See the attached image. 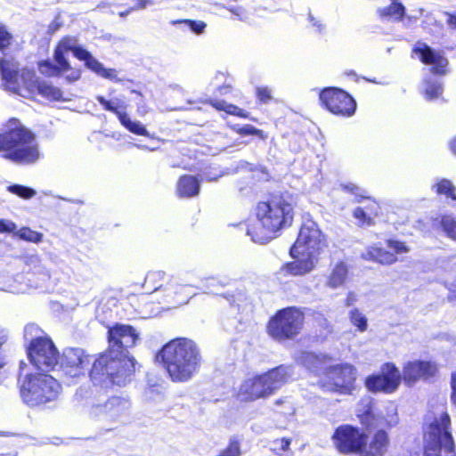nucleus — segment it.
Here are the masks:
<instances>
[{"label": "nucleus", "mask_w": 456, "mask_h": 456, "mask_svg": "<svg viewBox=\"0 0 456 456\" xmlns=\"http://www.w3.org/2000/svg\"><path fill=\"white\" fill-rule=\"evenodd\" d=\"M448 299L451 301L456 300V285H451L449 288Z\"/></svg>", "instance_id": "nucleus-60"}, {"label": "nucleus", "mask_w": 456, "mask_h": 456, "mask_svg": "<svg viewBox=\"0 0 456 456\" xmlns=\"http://www.w3.org/2000/svg\"><path fill=\"white\" fill-rule=\"evenodd\" d=\"M387 245L389 248L393 249L397 254L409 251V248L406 247L404 243L397 240H388Z\"/></svg>", "instance_id": "nucleus-51"}, {"label": "nucleus", "mask_w": 456, "mask_h": 456, "mask_svg": "<svg viewBox=\"0 0 456 456\" xmlns=\"http://www.w3.org/2000/svg\"><path fill=\"white\" fill-rule=\"evenodd\" d=\"M451 151L456 156V137L450 142Z\"/></svg>", "instance_id": "nucleus-63"}, {"label": "nucleus", "mask_w": 456, "mask_h": 456, "mask_svg": "<svg viewBox=\"0 0 456 456\" xmlns=\"http://www.w3.org/2000/svg\"><path fill=\"white\" fill-rule=\"evenodd\" d=\"M80 50L86 51L83 47L77 45V40L76 37H65L59 42L54 50V61L56 63L61 64L62 68L69 67V63L65 57V54L69 51H72L75 57L80 60V57L77 55V53Z\"/></svg>", "instance_id": "nucleus-23"}, {"label": "nucleus", "mask_w": 456, "mask_h": 456, "mask_svg": "<svg viewBox=\"0 0 456 456\" xmlns=\"http://www.w3.org/2000/svg\"><path fill=\"white\" fill-rule=\"evenodd\" d=\"M62 372L70 378L84 376L91 362L90 355L81 348L69 347L58 359Z\"/></svg>", "instance_id": "nucleus-16"}, {"label": "nucleus", "mask_w": 456, "mask_h": 456, "mask_svg": "<svg viewBox=\"0 0 456 456\" xmlns=\"http://www.w3.org/2000/svg\"><path fill=\"white\" fill-rule=\"evenodd\" d=\"M194 276L195 273L192 272L186 273L183 275V278L186 279V281H183V283H180L177 280H172L167 285L166 289L174 290L175 296L168 294L167 297H172L178 303L186 304L190 298V295L186 293V290L190 288L194 287L197 289H209L210 291H213L211 287H214L217 282L215 278H206L196 281Z\"/></svg>", "instance_id": "nucleus-18"}, {"label": "nucleus", "mask_w": 456, "mask_h": 456, "mask_svg": "<svg viewBox=\"0 0 456 456\" xmlns=\"http://www.w3.org/2000/svg\"><path fill=\"white\" fill-rule=\"evenodd\" d=\"M41 158V153L37 144L35 142L34 134L30 131V164L37 161Z\"/></svg>", "instance_id": "nucleus-47"}, {"label": "nucleus", "mask_w": 456, "mask_h": 456, "mask_svg": "<svg viewBox=\"0 0 456 456\" xmlns=\"http://www.w3.org/2000/svg\"><path fill=\"white\" fill-rule=\"evenodd\" d=\"M320 100L333 114L352 116L356 108L354 100L345 91L338 88H326L320 94Z\"/></svg>", "instance_id": "nucleus-17"}, {"label": "nucleus", "mask_w": 456, "mask_h": 456, "mask_svg": "<svg viewBox=\"0 0 456 456\" xmlns=\"http://www.w3.org/2000/svg\"><path fill=\"white\" fill-rule=\"evenodd\" d=\"M164 278H165V273L162 271L150 272L147 273V275L145 277L144 286L149 289H152L151 292L157 291L159 289H162L165 292V295H164L165 299L164 300L167 303L181 305L182 303H178V302L175 301V299H173L172 297H167L168 294H170L172 296H175V294H174V290H167L166 287L172 280H177V281H179L180 283H183V281H186V279L183 278V276L177 277V278L173 277L169 280V281L165 286H163Z\"/></svg>", "instance_id": "nucleus-22"}, {"label": "nucleus", "mask_w": 456, "mask_h": 456, "mask_svg": "<svg viewBox=\"0 0 456 456\" xmlns=\"http://www.w3.org/2000/svg\"><path fill=\"white\" fill-rule=\"evenodd\" d=\"M332 442L336 449L345 454L358 453L367 444V436L349 425L338 427L333 436Z\"/></svg>", "instance_id": "nucleus-15"}, {"label": "nucleus", "mask_w": 456, "mask_h": 456, "mask_svg": "<svg viewBox=\"0 0 456 456\" xmlns=\"http://www.w3.org/2000/svg\"><path fill=\"white\" fill-rule=\"evenodd\" d=\"M26 366V362L24 361H20L18 373V386L20 388V396L25 403L28 402L27 398L28 396V372L24 371Z\"/></svg>", "instance_id": "nucleus-33"}, {"label": "nucleus", "mask_w": 456, "mask_h": 456, "mask_svg": "<svg viewBox=\"0 0 456 456\" xmlns=\"http://www.w3.org/2000/svg\"><path fill=\"white\" fill-rule=\"evenodd\" d=\"M450 424V416L444 411L428 424L424 433V456H456Z\"/></svg>", "instance_id": "nucleus-6"}, {"label": "nucleus", "mask_w": 456, "mask_h": 456, "mask_svg": "<svg viewBox=\"0 0 456 456\" xmlns=\"http://www.w3.org/2000/svg\"><path fill=\"white\" fill-rule=\"evenodd\" d=\"M38 94L52 101L62 100V92L60 88L53 86L46 82H42L37 85Z\"/></svg>", "instance_id": "nucleus-32"}, {"label": "nucleus", "mask_w": 456, "mask_h": 456, "mask_svg": "<svg viewBox=\"0 0 456 456\" xmlns=\"http://www.w3.org/2000/svg\"><path fill=\"white\" fill-rule=\"evenodd\" d=\"M290 256L295 260L283 265L281 269L276 273V276L279 280L292 275V276H303L311 273L319 261V257H315L314 255H308L307 252L305 254H297L296 256L292 252L290 248Z\"/></svg>", "instance_id": "nucleus-20"}, {"label": "nucleus", "mask_w": 456, "mask_h": 456, "mask_svg": "<svg viewBox=\"0 0 456 456\" xmlns=\"http://www.w3.org/2000/svg\"><path fill=\"white\" fill-rule=\"evenodd\" d=\"M386 422L389 427H393L398 422L396 409L394 405H390L387 408V417L386 419Z\"/></svg>", "instance_id": "nucleus-50"}, {"label": "nucleus", "mask_w": 456, "mask_h": 456, "mask_svg": "<svg viewBox=\"0 0 456 456\" xmlns=\"http://www.w3.org/2000/svg\"><path fill=\"white\" fill-rule=\"evenodd\" d=\"M57 28H58V26L54 23L51 24L49 27V29L52 30L53 32L57 30Z\"/></svg>", "instance_id": "nucleus-64"}, {"label": "nucleus", "mask_w": 456, "mask_h": 456, "mask_svg": "<svg viewBox=\"0 0 456 456\" xmlns=\"http://www.w3.org/2000/svg\"><path fill=\"white\" fill-rule=\"evenodd\" d=\"M38 69L41 74L47 77H56L69 69V67L62 68L61 64L54 65L50 61L39 62Z\"/></svg>", "instance_id": "nucleus-37"}, {"label": "nucleus", "mask_w": 456, "mask_h": 456, "mask_svg": "<svg viewBox=\"0 0 456 456\" xmlns=\"http://www.w3.org/2000/svg\"><path fill=\"white\" fill-rule=\"evenodd\" d=\"M304 314L296 307L280 310L268 324L269 335L277 340L292 338L299 334L303 323Z\"/></svg>", "instance_id": "nucleus-9"}, {"label": "nucleus", "mask_w": 456, "mask_h": 456, "mask_svg": "<svg viewBox=\"0 0 456 456\" xmlns=\"http://www.w3.org/2000/svg\"><path fill=\"white\" fill-rule=\"evenodd\" d=\"M379 14L383 18H388L393 20H399L404 14V7L402 4L394 2L388 7L380 9Z\"/></svg>", "instance_id": "nucleus-34"}, {"label": "nucleus", "mask_w": 456, "mask_h": 456, "mask_svg": "<svg viewBox=\"0 0 456 456\" xmlns=\"http://www.w3.org/2000/svg\"><path fill=\"white\" fill-rule=\"evenodd\" d=\"M58 351L52 339L36 324H30V366L49 372L58 364Z\"/></svg>", "instance_id": "nucleus-8"}, {"label": "nucleus", "mask_w": 456, "mask_h": 456, "mask_svg": "<svg viewBox=\"0 0 456 456\" xmlns=\"http://www.w3.org/2000/svg\"><path fill=\"white\" fill-rule=\"evenodd\" d=\"M330 358L313 353H304L300 362L308 370L322 376L321 387L329 392L351 395L355 389L357 370L350 363L328 365Z\"/></svg>", "instance_id": "nucleus-4"}, {"label": "nucleus", "mask_w": 456, "mask_h": 456, "mask_svg": "<svg viewBox=\"0 0 456 456\" xmlns=\"http://www.w3.org/2000/svg\"><path fill=\"white\" fill-rule=\"evenodd\" d=\"M65 72H69L65 77L69 82H75V81L78 80L81 77L80 70L71 69L70 66H69V69L66 70Z\"/></svg>", "instance_id": "nucleus-55"}, {"label": "nucleus", "mask_w": 456, "mask_h": 456, "mask_svg": "<svg viewBox=\"0 0 456 456\" xmlns=\"http://www.w3.org/2000/svg\"><path fill=\"white\" fill-rule=\"evenodd\" d=\"M438 370L437 365L430 361H410L403 367L402 380L408 387L414 386L420 380L434 377Z\"/></svg>", "instance_id": "nucleus-19"}, {"label": "nucleus", "mask_w": 456, "mask_h": 456, "mask_svg": "<svg viewBox=\"0 0 456 456\" xmlns=\"http://www.w3.org/2000/svg\"><path fill=\"white\" fill-rule=\"evenodd\" d=\"M118 120L131 133L138 135L150 136L146 127L140 121L132 120L126 112L119 115Z\"/></svg>", "instance_id": "nucleus-31"}, {"label": "nucleus", "mask_w": 456, "mask_h": 456, "mask_svg": "<svg viewBox=\"0 0 456 456\" xmlns=\"http://www.w3.org/2000/svg\"><path fill=\"white\" fill-rule=\"evenodd\" d=\"M234 130L240 134L249 135V134H257L260 131L252 126L251 125H246L242 127H234Z\"/></svg>", "instance_id": "nucleus-53"}, {"label": "nucleus", "mask_w": 456, "mask_h": 456, "mask_svg": "<svg viewBox=\"0 0 456 456\" xmlns=\"http://www.w3.org/2000/svg\"><path fill=\"white\" fill-rule=\"evenodd\" d=\"M43 234L37 232H33L30 230V242H40L42 240Z\"/></svg>", "instance_id": "nucleus-59"}, {"label": "nucleus", "mask_w": 456, "mask_h": 456, "mask_svg": "<svg viewBox=\"0 0 456 456\" xmlns=\"http://www.w3.org/2000/svg\"><path fill=\"white\" fill-rule=\"evenodd\" d=\"M12 43V34L8 31L4 25L0 23V51L4 52L7 48H9Z\"/></svg>", "instance_id": "nucleus-45"}, {"label": "nucleus", "mask_w": 456, "mask_h": 456, "mask_svg": "<svg viewBox=\"0 0 456 456\" xmlns=\"http://www.w3.org/2000/svg\"><path fill=\"white\" fill-rule=\"evenodd\" d=\"M18 235L20 238L28 240V228H22L19 232Z\"/></svg>", "instance_id": "nucleus-61"}, {"label": "nucleus", "mask_w": 456, "mask_h": 456, "mask_svg": "<svg viewBox=\"0 0 456 456\" xmlns=\"http://www.w3.org/2000/svg\"><path fill=\"white\" fill-rule=\"evenodd\" d=\"M156 360L163 364L171 380L179 383L191 380L202 363L200 347L187 338H174L165 344L157 353Z\"/></svg>", "instance_id": "nucleus-2"}, {"label": "nucleus", "mask_w": 456, "mask_h": 456, "mask_svg": "<svg viewBox=\"0 0 456 456\" xmlns=\"http://www.w3.org/2000/svg\"><path fill=\"white\" fill-rule=\"evenodd\" d=\"M200 181L193 175H183L177 183L176 191L179 197L191 198L200 192Z\"/></svg>", "instance_id": "nucleus-27"}, {"label": "nucleus", "mask_w": 456, "mask_h": 456, "mask_svg": "<svg viewBox=\"0 0 456 456\" xmlns=\"http://www.w3.org/2000/svg\"><path fill=\"white\" fill-rule=\"evenodd\" d=\"M357 301V295L354 292H349L346 296L345 305L346 306H351L354 305Z\"/></svg>", "instance_id": "nucleus-57"}, {"label": "nucleus", "mask_w": 456, "mask_h": 456, "mask_svg": "<svg viewBox=\"0 0 456 456\" xmlns=\"http://www.w3.org/2000/svg\"><path fill=\"white\" fill-rule=\"evenodd\" d=\"M131 403L128 399L113 396L104 403L94 404L90 409V416L99 420L112 422L126 421L130 416Z\"/></svg>", "instance_id": "nucleus-13"}, {"label": "nucleus", "mask_w": 456, "mask_h": 456, "mask_svg": "<svg viewBox=\"0 0 456 456\" xmlns=\"http://www.w3.org/2000/svg\"><path fill=\"white\" fill-rule=\"evenodd\" d=\"M441 224L447 235L456 240V219L452 216H445L442 218Z\"/></svg>", "instance_id": "nucleus-42"}, {"label": "nucleus", "mask_w": 456, "mask_h": 456, "mask_svg": "<svg viewBox=\"0 0 456 456\" xmlns=\"http://www.w3.org/2000/svg\"><path fill=\"white\" fill-rule=\"evenodd\" d=\"M0 77L4 89L10 94L21 97L28 94V69L14 60L0 59Z\"/></svg>", "instance_id": "nucleus-10"}, {"label": "nucleus", "mask_w": 456, "mask_h": 456, "mask_svg": "<svg viewBox=\"0 0 456 456\" xmlns=\"http://www.w3.org/2000/svg\"><path fill=\"white\" fill-rule=\"evenodd\" d=\"M402 382V376L399 369L391 362L383 364L380 373L370 375L365 379L366 388L373 393H395Z\"/></svg>", "instance_id": "nucleus-14"}, {"label": "nucleus", "mask_w": 456, "mask_h": 456, "mask_svg": "<svg viewBox=\"0 0 456 456\" xmlns=\"http://www.w3.org/2000/svg\"><path fill=\"white\" fill-rule=\"evenodd\" d=\"M293 220V208L284 196H273L259 202L256 208V220L248 227L247 233L254 242L265 244Z\"/></svg>", "instance_id": "nucleus-3"}, {"label": "nucleus", "mask_w": 456, "mask_h": 456, "mask_svg": "<svg viewBox=\"0 0 456 456\" xmlns=\"http://www.w3.org/2000/svg\"><path fill=\"white\" fill-rule=\"evenodd\" d=\"M256 95L261 102L266 103L272 99V90L266 86L257 87Z\"/></svg>", "instance_id": "nucleus-48"}, {"label": "nucleus", "mask_w": 456, "mask_h": 456, "mask_svg": "<svg viewBox=\"0 0 456 456\" xmlns=\"http://www.w3.org/2000/svg\"><path fill=\"white\" fill-rule=\"evenodd\" d=\"M108 340L110 349L94 361L90 379L102 387L125 386L132 380L136 362L123 350L135 346L139 333L130 325L118 323L109 329Z\"/></svg>", "instance_id": "nucleus-1"}, {"label": "nucleus", "mask_w": 456, "mask_h": 456, "mask_svg": "<svg viewBox=\"0 0 456 456\" xmlns=\"http://www.w3.org/2000/svg\"><path fill=\"white\" fill-rule=\"evenodd\" d=\"M96 99L106 110L115 113L118 118L120 114L125 113L124 111L120 110V109H125V107L119 104V101L118 99L113 101H107L103 96L100 95L97 96Z\"/></svg>", "instance_id": "nucleus-41"}, {"label": "nucleus", "mask_w": 456, "mask_h": 456, "mask_svg": "<svg viewBox=\"0 0 456 456\" xmlns=\"http://www.w3.org/2000/svg\"><path fill=\"white\" fill-rule=\"evenodd\" d=\"M9 341L8 330L4 328L0 327V370L7 364L6 355L3 353L4 347Z\"/></svg>", "instance_id": "nucleus-43"}, {"label": "nucleus", "mask_w": 456, "mask_h": 456, "mask_svg": "<svg viewBox=\"0 0 456 456\" xmlns=\"http://www.w3.org/2000/svg\"><path fill=\"white\" fill-rule=\"evenodd\" d=\"M354 216L359 221L360 224H370V218L367 217L365 212L361 208H356L354 210Z\"/></svg>", "instance_id": "nucleus-52"}, {"label": "nucleus", "mask_w": 456, "mask_h": 456, "mask_svg": "<svg viewBox=\"0 0 456 456\" xmlns=\"http://www.w3.org/2000/svg\"><path fill=\"white\" fill-rule=\"evenodd\" d=\"M389 438L384 430H379L370 442L361 449L360 456H384L387 451Z\"/></svg>", "instance_id": "nucleus-24"}, {"label": "nucleus", "mask_w": 456, "mask_h": 456, "mask_svg": "<svg viewBox=\"0 0 456 456\" xmlns=\"http://www.w3.org/2000/svg\"><path fill=\"white\" fill-rule=\"evenodd\" d=\"M0 151L14 162L28 159V130L15 118H10L3 133H0Z\"/></svg>", "instance_id": "nucleus-7"}, {"label": "nucleus", "mask_w": 456, "mask_h": 456, "mask_svg": "<svg viewBox=\"0 0 456 456\" xmlns=\"http://www.w3.org/2000/svg\"><path fill=\"white\" fill-rule=\"evenodd\" d=\"M308 20L316 32L322 34L325 31V24L321 20L314 17L313 14H308Z\"/></svg>", "instance_id": "nucleus-49"}, {"label": "nucleus", "mask_w": 456, "mask_h": 456, "mask_svg": "<svg viewBox=\"0 0 456 456\" xmlns=\"http://www.w3.org/2000/svg\"><path fill=\"white\" fill-rule=\"evenodd\" d=\"M151 4H153V1L152 0H139L138 4H137V6L134 7V8H132L131 10L144 9L148 5H151Z\"/></svg>", "instance_id": "nucleus-58"}, {"label": "nucleus", "mask_w": 456, "mask_h": 456, "mask_svg": "<svg viewBox=\"0 0 456 456\" xmlns=\"http://www.w3.org/2000/svg\"><path fill=\"white\" fill-rule=\"evenodd\" d=\"M172 23L174 25L183 24L196 35H201L202 33H204L205 28L207 27V24L202 20H174Z\"/></svg>", "instance_id": "nucleus-40"}, {"label": "nucleus", "mask_w": 456, "mask_h": 456, "mask_svg": "<svg viewBox=\"0 0 456 456\" xmlns=\"http://www.w3.org/2000/svg\"><path fill=\"white\" fill-rule=\"evenodd\" d=\"M447 22L450 26L456 28V15H449Z\"/></svg>", "instance_id": "nucleus-62"}, {"label": "nucleus", "mask_w": 456, "mask_h": 456, "mask_svg": "<svg viewBox=\"0 0 456 456\" xmlns=\"http://www.w3.org/2000/svg\"><path fill=\"white\" fill-rule=\"evenodd\" d=\"M451 388H452L451 401H452V404L456 406V370L452 372V375H451Z\"/></svg>", "instance_id": "nucleus-56"}, {"label": "nucleus", "mask_w": 456, "mask_h": 456, "mask_svg": "<svg viewBox=\"0 0 456 456\" xmlns=\"http://www.w3.org/2000/svg\"><path fill=\"white\" fill-rule=\"evenodd\" d=\"M347 275V265L344 262H338L330 270L325 284L331 289H337L346 283Z\"/></svg>", "instance_id": "nucleus-26"}, {"label": "nucleus", "mask_w": 456, "mask_h": 456, "mask_svg": "<svg viewBox=\"0 0 456 456\" xmlns=\"http://www.w3.org/2000/svg\"><path fill=\"white\" fill-rule=\"evenodd\" d=\"M431 189L437 194L444 195L446 198L452 199L456 202V188L450 180L445 178L439 179L432 185Z\"/></svg>", "instance_id": "nucleus-30"}, {"label": "nucleus", "mask_w": 456, "mask_h": 456, "mask_svg": "<svg viewBox=\"0 0 456 456\" xmlns=\"http://www.w3.org/2000/svg\"><path fill=\"white\" fill-rule=\"evenodd\" d=\"M367 260H373L382 265H392L396 262L397 257L391 252L379 247H370L363 254Z\"/></svg>", "instance_id": "nucleus-28"}, {"label": "nucleus", "mask_w": 456, "mask_h": 456, "mask_svg": "<svg viewBox=\"0 0 456 456\" xmlns=\"http://www.w3.org/2000/svg\"><path fill=\"white\" fill-rule=\"evenodd\" d=\"M213 106L216 110H224L226 113L231 114V115H235V116H239V117H242V118L248 117V114L244 110H242L233 104L227 103L224 101H216L213 103Z\"/></svg>", "instance_id": "nucleus-38"}, {"label": "nucleus", "mask_w": 456, "mask_h": 456, "mask_svg": "<svg viewBox=\"0 0 456 456\" xmlns=\"http://www.w3.org/2000/svg\"><path fill=\"white\" fill-rule=\"evenodd\" d=\"M16 228L14 223L0 219V232H14Z\"/></svg>", "instance_id": "nucleus-54"}, {"label": "nucleus", "mask_w": 456, "mask_h": 456, "mask_svg": "<svg viewBox=\"0 0 456 456\" xmlns=\"http://www.w3.org/2000/svg\"><path fill=\"white\" fill-rule=\"evenodd\" d=\"M77 55L80 57V61H84L85 65L97 75L111 81L118 79L117 71L114 69H106L103 64L98 61L88 51L80 50Z\"/></svg>", "instance_id": "nucleus-25"}, {"label": "nucleus", "mask_w": 456, "mask_h": 456, "mask_svg": "<svg viewBox=\"0 0 456 456\" xmlns=\"http://www.w3.org/2000/svg\"><path fill=\"white\" fill-rule=\"evenodd\" d=\"M326 246L324 235L317 224L313 220H306L301 226L297 240L292 248V252L297 254L314 255L319 257L322 249Z\"/></svg>", "instance_id": "nucleus-11"}, {"label": "nucleus", "mask_w": 456, "mask_h": 456, "mask_svg": "<svg viewBox=\"0 0 456 456\" xmlns=\"http://www.w3.org/2000/svg\"><path fill=\"white\" fill-rule=\"evenodd\" d=\"M7 191L18 197L28 200V187L20 184H12L7 187Z\"/></svg>", "instance_id": "nucleus-46"}, {"label": "nucleus", "mask_w": 456, "mask_h": 456, "mask_svg": "<svg viewBox=\"0 0 456 456\" xmlns=\"http://www.w3.org/2000/svg\"><path fill=\"white\" fill-rule=\"evenodd\" d=\"M341 188L346 191L354 195L356 198L363 199L366 198L367 191L357 184L348 182L345 183H341Z\"/></svg>", "instance_id": "nucleus-44"}, {"label": "nucleus", "mask_w": 456, "mask_h": 456, "mask_svg": "<svg viewBox=\"0 0 456 456\" xmlns=\"http://www.w3.org/2000/svg\"><path fill=\"white\" fill-rule=\"evenodd\" d=\"M413 52L423 63L432 66L433 73L437 75L446 73L448 61L440 52L434 51L427 44L421 42L416 44Z\"/></svg>", "instance_id": "nucleus-21"}, {"label": "nucleus", "mask_w": 456, "mask_h": 456, "mask_svg": "<svg viewBox=\"0 0 456 456\" xmlns=\"http://www.w3.org/2000/svg\"><path fill=\"white\" fill-rule=\"evenodd\" d=\"M423 86L425 97L428 100L436 99L443 93L442 85L437 79H425Z\"/></svg>", "instance_id": "nucleus-35"}, {"label": "nucleus", "mask_w": 456, "mask_h": 456, "mask_svg": "<svg viewBox=\"0 0 456 456\" xmlns=\"http://www.w3.org/2000/svg\"><path fill=\"white\" fill-rule=\"evenodd\" d=\"M61 389L57 379L47 372H30V403L42 404L54 401L58 398Z\"/></svg>", "instance_id": "nucleus-12"}, {"label": "nucleus", "mask_w": 456, "mask_h": 456, "mask_svg": "<svg viewBox=\"0 0 456 456\" xmlns=\"http://www.w3.org/2000/svg\"><path fill=\"white\" fill-rule=\"evenodd\" d=\"M291 444L290 438H279L272 442V451L278 456H294L289 449Z\"/></svg>", "instance_id": "nucleus-36"}, {"label": "nucleus", "mask_w": 456, "mask_h": 456, "mask_svg": "<svg viewBox=\"0 0 456 456\" xmlns=\"http://www.w3.org/2000/svg\"><path fill=\"white\" fill-rule=\"evenodd\" d=\"M291 374L289 366L281 365L265 374L248 378L240 385L238 396L245 402L268 397L286 384Z\"/></svg>", "instance_id": "nucleus-5"}, {"label": "nucleus", "mask_w": 456, "mask_h": 456, "mask_svg": "<svg viewBox=\"0 0 456 456\" xmlns=\"http://www.w3.org/2000/svg\"><path fill=\"white\" fill-rule=\"evenodd\" d=\"M349 319L352 324L363 332L368 328L367 318L365 315L357 308H354L349 312Z\"/></svg>", "instance_id": "nucleus-39"}, {"label": "nucleus", "mask_w": 456, "mask_h": 456, "mask_svg": "<svg viewBox=\"0 0 456 456\" xmlns=\"http://www.w3.org/2000/svg\"><path fill=\"white\" fill-rule=\"evenodd\" d=\"M33 264V276H34V280L31 281L30 280V282L33 281L34 282V286L36 288H42V287H45V285L48 282V281L50 280V273L49 272L45 269V266H43L40 263H39V260L36 257V258H33L30 256V265Z\"/></svg>", "instance_id": "nucleus-29"}]
</instances>
